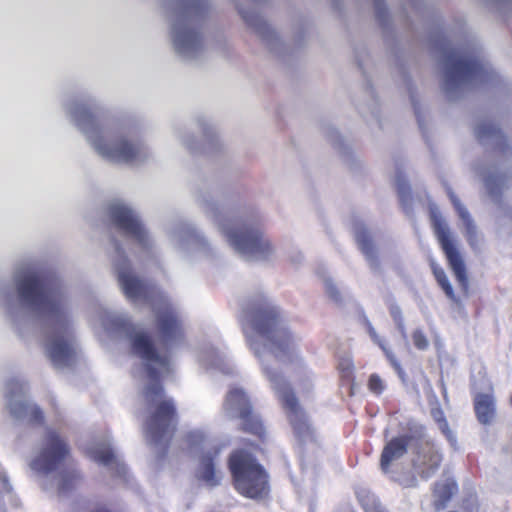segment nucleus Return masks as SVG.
<instances>
[{
	"instance_id": "f257e3e1",
	"label": "nucleus",
	"mask_w": 512,
	"mask_h": 512,
	"mask_svg": "<svg viewBox=\"0 0 512 512\" xmlns=\"http://www.w3.org/2000/svg\"><path fill=\"white\" fill-rule=\"evenodd\" d=\"M66 111L101 158L114 163H139L148 158L149 152L144 144L130 142L115 126L100 124L85 104L70 103Z\"/></svg>"
},
{
	"instance_id": "f03ea898",
	"label": "nucleus",
	"mask_w": 512,
	"mask_h": 512,
	"mask_svg": "<svg viewBox=\"0 0 512 512\" xmlns=\"http://www.w3.org/2000/svg\"><path fill=\"white\" fill-rule=\"evenodd\" d=\"M116 324V329L127 334L135 350V353L142 359L147 370L148 376L153 381L151 387L144 389V397L147 401L153 402L157 406V414L154 419L153 433L160 431L166 433V428L173 412L172 405L163 400L162 391L158 384L154 383L169 374L171 371V360L168 355L161 352L152 342L147 333L139 326L124 325L125 322H111Z\"/></svg>"
},
{
	"instance_id": "7ed1b4c3",
	"label": "nucleus",
	"mask_w": 512,
	"mask_h": 512,
	"mask_svg": "<svg viewBox=\"0 0 512 512\" xmlns=\"http://www.w3.org/2000/svg\"><path fill=\"white\" fill-rule=\"evenodd\" d=\"M260 223L259 216L247 212L224 215L215 221L228 245L241 257L254 261H274L277 259L276 246L264 233Z\"/></svg>"
},
{
	"instance_id": "20e7f679",
	"label": "nucleus",
	"mask_w": 512,
	"mask_h": 512,
	"mask_svg": "<svg viewBox=\"0 0 512 512\" xmlns=\"http://www.w3.org/2000/svg\"><path fill=\"white\" fill-rule=\"evenodd\" d=\"M12 280L19 297L39 316L60 318L70 313L72 305L66 290L60 285L44 287L33 267H16Z\"/></svg>"
},
{
	"instance_id": "39448f33",
	"label": "nucleus",
	"mask_w": 512,
	"mask_h": 512,
	"mask_svg": "<svg viewBox=\"0 0 512 512\" xmlns=\"http://www.w3.org/2000/svg\"><path fill=\"white\" fill-rule=\"evenodd\" d=\"M230 469L236 489L246 497H262L267 491V477L249 453L239 450L230 457Z\"/></svg>"
},
{
	"instance_id": "423d86ee",
	"label": "nucleus",
	"mask_w": 512,
	"mask_h": 512,
	"mask_svg": "<svg viewBox=\"0 0 512 512\" xmlns=\"http://www.w3.org/2000/svg\"><path fill=\"white\" fill-rule=\"evenodd\" d=\"M197 8L191 5L176 16L171 31L170 40L174 51L185 60L195 59L203 49L202 37L195 26Z\"/></svg>"
},
{
	"instance_id": "0eeeda50",
	"label": "nucleus",
	"mask_w": 512,
	"mask_h": 512,
	"mask_svg": "<svg viewBox=\"0 0 512 512\" xmlns=\"http://www.w3.org/2000/svg\"><path fill=\"white\" fill-rule=\"evenodd\" d=\"M69 456V449L62 437L49 433L40 443L31 461V469L41 475L56 470Z\"/></svg>"
},
{
	"instance_id": "6e6552de",
	"label": "nucleus",
	"mask_w": 512,
	"mask_h": 512,
	"mask_svg": "<svg viewBox=\"0 0 512 512\" xmlns=\"http://www.w3.org/2000/svg\"><path fill=\"white\" fill-rule=\"evenodd\" d=\"M483 67L474 60L461 56H450L445 63L443 86L452 94L458 89L482 78Z\"/></svg>"
},
{
	"instance_id": "1a4fd4ad",
	"label": "nucleus",
	"mask_w": 512,
	"mask_h": 512,
	"mask_svg": "<svg viewBox=\"0 0 512 512\" xmlns=\"http://www.w3.org/2000/svg\"><path fill=\"white\" fill-rule=\"evenodd\" d=\"M109 214L115 225L139 245L143 248L152 247L153 240L150 233L138 214L128 204L122 201L112 202L109 206Z\"/></svg>"
},
{
	"instance_id": "9d476101",
	"label": "nucleus",
	"mask_w": 512,
	"mask_h": 512,
	"mask_svg": "<svg viewBox=\"0 0 512 512\" xmlns=\"http://www.w3.org/2000/svg\"><path fill=\"white\" fill-rule=\"evenodd\" d=\"M29 387L27 382L14 379L7 383L5 396L6 408L9 413L21 420L40 421L42 411L28 398Z\"/></svg>"
},
{
	"instance_id": "9b49d317",
	"label": "nucleus",
	"mask_w": 512,
	"mask_h": 512,
	"mask_svg": "<svg viewBox=\"0 0 512 512\" xmlns=\"http://www.w3.org/2000/svg\"><path fill=\"white\" fill-rule=\"evenodd\" d=\"M277 322H249L244 328L247 334H250L254 342H260L267 345L276 358L281 361H291L295 355L294 347L282 336L277 335Z\"/></svg>"
},
{
	"instance_id": "f8f14e48",
	"label": "nucleus",
	"mask_w": 512,
	"mask_h": 512,
	"mask_svg": "<svg viewBox=\"0 0 512 512\" xmlns=\"http://www.w3.org/2000/svg\"><path fill=\"white\" fill-rule=\"evenodd\" d=\"M431 218L436 236L446 254L450 267L464 291L467 290L468 280L462 257L450 238L449 230L441 216L432 210Z\"/></svg>"
},
{
	"instance_id": "ddd939ff",
	"label": "nucleus",
	"mask_w": 512,
	"mask_h": 512,
	"mask_svg": "<svg viewBox=\"0 0 512 512\" xmlns=\"http://www.w3.org/2000/svg\"><path fill=\"white\" fill-rule=\"evenodd\" d=\"M118 281L124 294L130 299H147L154 292L148 285L134 275L126 260L119 256L115 263Z\"/></svg>"
},
{
	"instance_id": "4468645a",
	"label": "nucleus",
	"mask_w": 512,
	"mask_h": 512,
	"mask_svg": "<svg viewBox=\"0 0 512 512\" xmlns=\"http://www.w3.org/2000/svg\"><path fill=\"white\" fill-rule=\"evenodd\" d=\"M46 353L57 367L70 366L77 357L76 346L70 339L64 336L51 338L47 344Z\"/></svg>"
},
{
	"instance_id": "2eb2a0df",
	"label": "nucleus",
	"mask_w": 512,
	"mask_h": 512,
	"mask_svg": "<svg viewBox=\"0 0 512 512\" xmlns=\"http://www.w3.org/2000/svg\"><path fill=\"white\" fill-rule=\"evenodd\" d=\"M354 233L359 248L365 255L371 268L373 270H378L380 268V264L377 259V250L374 247L372 240L370 239L366 227L362 223H357L354 227Z\"/></svg>"
},
{
	"instance_id": "dca6fc26",
	"label": "nucleus",
	"mask_w": 512,
	"mask_h": 512,
	"mask_svg": "<svg viewBox=\"0 0 512 512\" xmlns=\"http://www.w3.org/2000/svg\"><path fill=\"white\" fill-rule=\"evenodd\" d=\"M417 456L414 459V464L421 470L422 473H426L425 467L427 466V474L433 472L437 468L441 461L440 455L434 451L433 446L429 442H421L417 446Z\"/></svg>"
},
{
	"instance_id": "f3484780",
	"label": "nucleus",
	"mask_w": 512,
	"mask_h": 512,
	"mask_svg": "<svg viewBox=\"0 0 512 512\" xmlns=\"http://www.w3.org/2000/svg\"><path fill=\"white\" fill-rule=\"evenodd\" d=\"M87 454L91 460L105 467L118 470L120 466L115 453L105 442L92 443L87 450Z\"/></svg>"
},
{
	"instance_id": "a211bd4d",
	"label": "nucleus",
	"mask_w": 512,
	"mask_h": 512,
	"mask_svg": "<svg viewBox=\"0 0 512 512\" xmlns=\"http://www.w3.org/2000/svg\"><path fill=\"white\" fill-rule=\"evenodd\" d=\"M477 419L483 425H490L496 418L495 398L492 393L478 394L475 398Z\"/></svg>"
},
{
	"instance_id": "6ab92c4d",
	"label": "nucleus",
	"mask_w": 512,
	"mask_h": 512,
	"mask_svg": "<svg viewBox=\"0 0 512 512\" xmlns=\"http://www.w3.org/2000/svg\"><path fill=\"white\" fill-rule=\"evenodd\" d=\"M250 403L244 392L241 390H233L229 393L225 410L231 417H245L250 413Z\"/></svg>"
},
{
	"instance_id": "aec40b11",
	"label": "nucleus",
	"mask_w": 512,
	"mask_h": 512,
	"mask_svg": "<svg viewBox=\"0 0 512 512\" xmlns=\"http://www.w3.org/2000/svg\"><path fill=\"white\" fill-rule=\"evenodd\" d=\"M20 504L7 472L0 467V507L8 509L18 507Z\"/></svg>"
},
{
	"instance_id": "412c9836",
	"label": "nucleus",
	"mask_w": 512,
	"mask_h": 512,
	"mask_svg": "<svg viewBox=\"0 0 512 512\" xmlns=\"http://www.w3.org/2000/svg\"><path fill=\"white\" fill-rule=\"evenodd\" d=\"M406 439L397 437L386 444L381 456V468L387 471L390 464L400 458L406 452Z\"/></svg>"
},
{
	"instance_id": "4be33fe9",
	"label": "nucleus",
	"mask_w": 512,
	"mask_h": 512,
	"mask_svg": "<svg viewBox=\"0 0 512 512\" xmlns=\"http://www.w3.org/2000/svg\"><path fill=\"white\" fill-rule=\"evenodd\" d=\"M197 478L207 486L218 485L222 479L221 472L210 457L203 458L198 465Z\"/></svg>"
},
{
	"instance_id": "5701e85b",
	"label": "nucleus",
	"mask_w": 512,
	"mask_h": 512,
	"mask_svg": "<svg viewBox=\"0 0 512 512\" xmlns=\"http://www.w3.org/2000/svg\"><path fill=\"white\" fill-rule=\"evenodd\" d=\"M253 315L258 320H276L285 317L283 310L272 300L262 298L253 304Z\"/></svg>"
},
{
	"instance_id": "b1692460",
	"label": "nucleus",
	"mask_w": 512,
	"mask_h": 512,
	"mask_svg": "<svg viewBox=\"0 0 512 512\" xmlns=\"http://www.w3.org/2000/svg\"><path fill=\"white\" fill-rule=\"evenodd\" d=\"M171 241L180 248H189L191 250L199 249L202 243L193 235L188 234L184 229L179 228L171 234Z\"/></svg>"
},
{
	"instance_id": "393cba45",
	"label": "nucleus",
	"mask_w": 512,
	"mask_h": 512,
	"mask_svg": "<svg viewBox=\"0 0 512 512\" xmlns=\"http://www.w3.org/2000/svg\"><path fill=\"white\" fill-rule=\"evenodd\" d=\"M432 270H433V274H434L436 280L438 281L439 285L444 290L447 297H449L452 300H455V295H454L452 286L449 283L448 278H447L445 272L443 271V269L435 264H432Z\"/></svg>"
},
{
	"instance_id": "a878e982",
	"label": "nucleus",
	"mask_w": 512,
	"mask_h": 512,
	"mask_svg": "<svg viewBox=\"0 0 512 512\" xmlns=\"http://www.w3.org/2000/svg\"><path fill=\"white\" fill-rule=\"evenodd\" d=\"M456 488L455 483L452 480H446L443 484L438 485L435 490V496L438 497V504L443 503L450 498Z\"/></svg>"
},
{
	"instance_id": "bb28decb",
	"label": "nucleus",
	"mask_w": 512,
	"mask_h": 512,
	"mask_svg": "<svg viewBox=\"0 0 512 512\" xmlns=\"http://www.w3.org/2000/svg\"><path fill=\"white\" fill-rule=\"evenodd\" d=\"M413 343L420 350H426L429 346V340L423 330L417 329L413 333Z\"/></svg>"
},
{
	"instance_id": "cd10ccee",
	"label": "nucleus",
	"mask_w": 512,
	"mask_h": 512,
	"mask_svg": "<svg viewBox=\"0 0 512 512\" xmlns=\"http://www.w3.org/2000/svg\"><path fill=\"white\" fill-rule=\"evenodd\" d=\"M281 398L284 402V405L287 408H290L292 411L297 413V402L292 393H290L287 389H285L283 392H281Z\"/></svg>"
},
{
	"instance_id": "c85d7f7f",
	"label": "nucleus",
	"mask_w": 512,
	"mask_h": 512,
	"mask_svg": "<svg viewBox=\"0 0 512 512\" xmlns=\"http://www.w3.org/2000/svg\"><path fill=\"white\" fill-rule=\"evenodd\" d=\"M369 389L375 394H380L384 390L381 378L377 375H372L369 379Z\"/></svg>"
},
{
	"instance_id": "c756f323",
	"label": "nucleus",
	"mask_w": 512,
	"mask_h": 512,
	"mask_svg": "<svg viewBox=\"0 0 512 512\" xmlns=\"http://www.w3.org/2000/svg\"><path fill=\"white\" fill-rule=\"evenodd\" d=\"M450 198L455 206V208L457 209L460 217L466 221L467 223V229L470 230L471 228V222L468 218V213L467 211L465 210V208L459 203V201L455 198V196L453 194L450 195Z\"/></svg>"
},
{
	"instance_id": "7c9ffc66",
	"label": "nucleus",
	"mask_w": 512,
	"mask_h": 512,
	"mask_svg": "<svg viewBox=\"0 0 512 512\" xmlns=\"http://www.w3.org/2000/svg\"><path fill=\"white\" fill-rule=\"evenodd\" d=\"M325 288H326L328 295L332 299L338 300L340 292L332 279H330V278L325 279Z\"/></svg>"
},
{
	"instance_id": "2f4dec72",
	"label": "nucleus",
	"mask_w": 512,
	"mask_h": 512,
	"mask_svg": "<svg viewBox=\"0 0 512 512\" xmlns=\"http://www.w3.org/2000/svg\"><path fill=\"white\" fill-rule=\"evenodd\" d=\"M204 434L201 431H193L188 435V441L191 445H198L204 441Z\"/></svg>"
},
{
	"instance_id": "473e14b6",
	"label": "nucleus",
	"mask_w": 512,
	"mask_h": 512,
	"mask_svg": "<svg viewBox=\"0 0 512 512\" xmlns=\"http://www.w3.org/2000/svg\"><path fill=\"white\" fill-rule=\"evenodd\" d=\"M382 348H383L387 358L391 362V364L394 366V368L397 370V372L399 374H401V367H400V364L395 359V356L392 354V352L390 350L386 349L384 346H382Z\"/></svg>"
},
{
	"instance_id": "72a5a7b5",
	"label": "nucleus",
	"mask_w": 512,
	"mask_h": 512,
	"mask_svg": "<svg viewBox=\"0 0 512 512\" xmlns=\"http://www.w3.org/2000/svg\"><path fill=\"white\" fill-rule=\"evenodd\" d=\"M352 366H353V365H352V363H351V361H350L349 359L344 360V361H343V362H341V364H340V368H341L342 370H347V371H348V370H350V369L352 368Z\"/></svg>"
},
{
	"instance_id": "f704fd0d",
	"label": "nucleus",
	"mask_w": 512,
	"mask_h": 512,
	"mask_svg": "<svg viewBox=\"0 0 512 512\" xmlns=\"http://www.w3.org/2000/svg\"><path fill=\"white\" fill-rule=\"evenodd\" d=\"M214 136H215V134H214V132L211 130V131H210L207 135H205L204 137H205V139H206L207 141H210V140L212 141V139H213V137H214Z\"/></svg>"
},
{
	"instance_id": "c9c22d12",
	"label": "nucleus",
	"mask_w": 512,
	"mask_h": 512,
	"mask_svg": "<svg viewBox=\"0 0 512 512\" xmlns=\"http://www.w3.org/2000/svg\"><path fill=\"white\" fill-rule=\"evenodd\" d=\"M302 259H303V256L301 253H299L297 256V261L300 262Z\"/></svg>"
},
{
	"instance_id": "e433bc0d",
	"label": "nucleus",
	"mask_w": 512,
	"mask_h": 512,
	"mask_svg": "<svg viewBox=\"0 0 512 512\" xmlns=\"http://www.w3.org/2000/svg\"><path fill=\"white\" fill-rule=\"evenodd\" d=\"M244 18H245V20H246L247 22H249V23L251 22V20H250L247 16H245V15H244Z\"/></svg>"
}]
</instances>
